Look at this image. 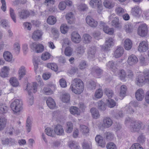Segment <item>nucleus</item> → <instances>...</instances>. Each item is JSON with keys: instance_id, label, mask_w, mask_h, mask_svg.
<instances>
[{"instance_id": "nucleus-17", "label": "nucleus", "mask_w": 149, "mask_h": 149, "mask_svg": "<svg viewBox=\"0 0 149 149\" xmlns=\"http://www.w3.org/2000/svg\"><path fill=\"white\" fill-rule=\"evenodd\" d=\"M111 25L114 28L118 29H120L122 27V24L119 22L118 17H116L113 19L111 22Z\"/></svg>"}, {"instance_id": "nucleus-57", "label": "nucleus", "mask_w": 149, "mask_h": 149, "mask_svg": "<svg viewBox=\"0 0 149 149\" xmlns=\"http://www.w3.org/2000/svg\"><path fill=\"white\" fill-rule=\"evenodd\" d=\"M126 73L125 71L123 70H120L119 74V77L121 80H124L126 77Z\"/></svg>"}, {"instance_id": "nucleus-38", "label": "nucleus", "mask_w": 149, "mask_h": 149, "mask_svg": "<svg viewBox=\"0 0 149 149\" xmlns=\"http://www.w3.org/2000/svg\"><path fill=\"white\" fill-rule=\"evenodd\" d=\"M127 90V86L125 85H123L120 87V96L123 97H124L126 94V91Z\"/></svg>"}, {"instance_id": "nucleus-31", "label": "nucleus", "mask_w": 149, "mask_h": 149, "mask_svg": "<svg viewBox=\"0 0 149 149\" xmlns=\"http://www.w3.org/2000/svg\"><path fill=\"white\" fill-rule=\"evenodd\" d=\"M32 120L29 117H28L26 120V129L28 133H29L31 130L32 127Z\"/></svg>"}, {"instance_id": "nucleus-59", "label": "nucleus", "mask_w": 149, "mask_h": 149, "mask_svg": "<svg viewBox=\"0 0 149 149\" xmlns=\"http://www.w3.org/2000/svg\"><path fill=\"white\" fill-rule=\"evenodd\" d=\"M105 93L109 98L111 97L113 95V93L111 89H106L105 90Z\"/></svg>"}, {"instance_id": "nucleus-41", "label": "nucleus", "mask_w": 149, "mask_h": 149, "mask_svg": "<svg viewBox=\"0 0 149 149\" xmlns=\"http://www.w3.org/2000/svg\"><path fill=\"white\" fill-rule=\"evenodd\" d=\"M10 82L11 85L13 87H16L18 86L19 82L17 79L15 77L11 78L10 80Z\"/></svg>"}, {"instance_id": "nucleus-47", "label": "nucleus", "mask_w": 149, "mask_h": 149, "mask_svg": "<svg viewBox=\"0 0 149 149\" xmlns=\"http://www.w3.org/2000/svg\"><path fill=\"white\" fill-rule=\"evenodd\" d=\"M47 67L55 72H56L58 70V66L55 63H48L47 64Z\"/></svg>"}, {"instance_id": "nucleus-10", "label": "nucleus", "mask_w": 149, "mask_h": 149, "mask_svg": "<svg viewBox=\"0 0 149 149\" xmlns=\"http://www.w3.org/2000/svg\"><path fill=\"white\" fill-rule=\"evenodd\" d=\"M148 49V44L146 41H143L140 42L138 47V49L140 52H145Z\"/></svg>"}, {"instance_id": "nucleus-4", "label": "nucleus", "mask_w": 149, "mask_h": 149, "mask_svg": "<svg viewBox=\"0 0 149 149\" xmlns=\"http://www.w3.org/2000/svg\"><path fill=\"white\" fill-rule=\"evenodd\" d=\"M148 30L147 25L143 24L139 26L137 29V33L142 37H144L147 35Z\"/></svg>"}, {"instance_id": "nucleus-45", "label": "nucleus", "mask_w": 149, "mask_h": 149, "mask_svg": "<svg viewBox=\"0 0 149 149\" xmlns=\"http://www.w3.org/2000/svg\"><path fill=\"white\" fill-rule=\"evenodd\" d=\"M69 146L71 149H79L80 148L78 144L74 141H70Z\"/></svg>"}, {"instance_id": "nucleus-2", "label": "nucleus", "mask_w": 149, "mask_h": 149, "mask_svg": "<svg viewBox=\"0 0 149 149\" xmlns=\"http://www.w3.org/2000/svg\"><path fill=\"white\" fill-rule=\"evenodd\" d=\"M10 107L14 113H19L23 109L22 101L19 99H16L12 102Z\"/></svg>"}, {"instance_id": "nucleus-63", "label": "nucleus", "mask_w": 149, "mask_h": 149, "mask_svg": "<svg viewBox=\"0 0 149 149\" xmlns=\"http://www.w3.org/2000/svg\"><path fill=\"white\" fill-rule=\"evenodd\" d=\"M42 91L43 93L46 95H50L53 93V91L48 88H44Z\"/></svg>"}, {"instance_id": "nucleus-19", "label": "nucleus", "mask_w": 149, "mask_h": 149, "mask_svg": "<svg viewBox=\"0 0 149 149\" xmlns=\"http://www.w3.org/2000/svg\"><path fill=\"white\" fill-rule=\"evenodd\" d=\"M96 51V48L94 46H92L89 47L88 50V57L90 58H93L95 57Z\"/></svg>"}, {"instance_id": "nucleus-14", "label": "nucleus", "mask_w": 149, "mask_h": 149, "mask_svg": "<svg viewBox=\"0 0 149 149\" xmlns=\"http://www.w3.org/2000/svg\"><path fill=\"white\" fill-rule=\"evenodd\" d=\"M54 132L58 135L64 134V130L63 126L61 125L57 124L55 126L54 129Z\"/></svg>"}, {"instance_id": "nucleus-53", "label": "nucleus", "mask_w": 149, "mask_h": 149, "mask_svg": "<svg viewBox=\"0 0 149 149\" xmlns=\"http://www.w3.org/2000/svg\"><path fill=\"white\" fill-rule=\"evenodd\" d=\"M105 138L108 141H111L113 138V134L111 132H107L105 133Z\"/></svg>"}, {"instance_id": "nucleus-48", "label": "nucleus", "mask_w": 149, "mask_h": 149, "mask_svg": "<svg viewBox=\"0 0 149 149\" xmlns=\"http://www.w3.org/2000/svg\"><path fill=\"white\" fill-rule=\"evenodd\" d=\"M73 49L70 47H66L64 53L65 55L67 56H70L72 54Z\"/></svg>"}, {"instance_id": "nucleus-55", "label": "nucleus", "mask_w": 149, "mask_h": 149, "mask_svg": "<svg viewBox=\"0 0 149 149\" xmlns=\"http://www.w3.org/2000/svg\"><path fill=\"white\" fill-rule=\"evenodd\" d=\"M8 109V108L7 106L3 104H0V113H6L7 112Z\"/></svg>"}, {"instance_id": "nucleus-33", "label": "nucleus", "mask_w": 149, "mask_h": 149, "mask_svg": "<svg viewBox=\"0 0 149 149\" xmlns=\"http://www.w3.org/2000/svg\"><path fill=\"white\" fill-rule=\"evenodd\" d=\"M91 112L93 118L96 119L99 117V112L96 108H92L91 109Z\"/></svg>"}, {"instance_id": "nucleus-21", "label": "nucleus", "mask_w": 149, "mask_h": 149, "mask_svg": "<svg viewBox=\"0 0 149 149\" xmlns=\"http://www.w3.org/2000/svg\"><path fill=\"white\" fill-rule=\"evenodd\" d=\"M124 52V49L123 47H118L114 52V56L116 58L120 57L122 56Z\"/></svg>"}, {"instance_id": "nucleus-6", "label": "nucleus", "mask_w": 149, "mask_h": 149, "mask_svg": "<svg viewBox=\"0 0 149 149\" xmlns=\"http://www.w3.org/2000/svg\"><path fill=\"white\" fill-rule=\"evenodd\" d=\"M30 84H28L26 86L28 90V93L29 94V99H32L33 98V95L31 92L34 93H35L37 91L38 84L36 82H33L32 84V86L30 87L29 86Z\"/></svg>"}, {"instance_id": "nucleus-42", "label": "nucleus", "mask_w": 149, "mask_h": 149, "mask_svg": "<svg viewBox=\"0 0 149 149\" xmlns=\"http://www.w3.org/2000/svg\"><path fill=\"white\" fill-rule=\"evenodd\" d=\"M115 11L116 14L118 16H122L125 13L124 9L120 6H118L116 8Z\"/></svg>"}, {"instance_id": "nucleus-30", "label": "nucleus", "mask_w": 149, "mask_h": 149, "mask_svg": "<svg viewBox=\"0 0 149 149\" xmlns=\"http://www.w3.org/2000/svg\"><path fill=\"white\" fill-rule=\"evenodd\" d=\"M132 42L130 39L127 38L125 40L124 42V47L126 49H130L132 47Z\"/></svg>"}, {"instance_id": "nucleus-3", "label": "nucleus", "mask_w": 149, "mask_h": 149, "mask_svg": "<svg viewBox=\"0 0 149 149\" xmlns=\"http://www.w3.org/2000/svg\"><path fill=\"white\" fill-rule=\"evenodd\" d=\"M142 123L139 120H134L130 125V130L132 132H138L141 128Z\"/></svg>"}, {"instance_id": "nucleus-7", "label": "nucleus", "mask_w": 149, "mask_h": 149, "mask_svg": "<svg viewBox=\"0 0 149 149\" xmlns=\"http://www.w3.org/2000/svg\"><path fill=\"white\" fill-rule=\"evenodd\" d=\"M89 4L93 8L97 6V12L100 13L103 9L102 1L100 0H92L90 2Z\"/></svg>"}, {"instance_id": "nucleus-50", "label": "nucleus", "mask_w": 149, "mask_h": 149, "mask_svg": "<svg viewBox=\"0 0 149 149\" xmlns=\"http://www.w3.org/2000/svg\"><path fill=\"white\" fill-rule=\"evenodd\" d=\"M87 86L88 88L90 90L95 89L96 86V84L95 82L91 80L89 81Z\"/></svg>"}, {"instance_id": "nucleus-29", "label": "nucleus", "mask_w": 149, "mask_h": 149, "mask_svg": "<svg viewBox=\"0 0 149 149\" xmlns=\"http://www.w3.org/2000/svg\"><path fill=\"white\" fill-rule=\"evenodd\" d=\"M103 122L104 126L107 128L110 127L113 123L112 120L109 117L104 118L103 120Z\"/></svg>"}, {"instance_id": "nucleus-11", "label": "nucleus", "mask_w": 149, "mask_h": 149, "mask_svg": "<svg viewBox=\"0 0 149 149\" xmlns=\"http://www.w3.org/2000/svg\"><path fill=\"white\" fill-rule=\"evenodd\" d=\"M71 39L72 41L75 43H79L81 40L80 35L76 31H74L72 33Z\"/></svg>"}, {"instance_id": "nucleus-36", "label": "nucleus", "mask_w": 149, "mask_h": 149, "mask_svg": "<svg viewBox=\"0 0 149 149\" xmlns=\"http://www.w3.org/2000/svg\"><path fill=\"white\" fill-rule=\"evenodd\" d=\"M7 120L4 118H0V131L3 130L5 127Z\"/></svg>"}, {"instance_id": "nucleus-27", "label": "nucleus", "mask_w": 149, "mask_h": 149, "mask_svg": "<svg viewBox=\"0 0 149 149\" xmlns=\"http://www.w3.org/2000/svg\"><path fill=\"white\" fill-rule=\"evenodd\" d=\"M95 140L100 146H104L105 144V141L103 137L100 135H97L95 137Z\"/></svg>"}, {"instance_id": "nucleus-20", "label": "nucleus", "mask_w": 149, "mask_h": 149, "mask_svg": "<svg viewBox=\"0 0 149 149\" xmlns=\"http://www.w3.org/2000/svg\"><path fill=\"white\" fill-rule=\"evenodd\" d=\"M132 13L134 16L139 17L141 13V9L138 6H136L132 8Z\"/></svg>"}, {"instance_id": "nucleus-37", "label": "nucleus", "mask_w": 149, "mask_h": 149, "mask_svg": "<svg viewBox=\"0 0 149 149\" xmlns=\"http://www.w3.org/2000/svg\"><path fill=\"white\" fill-rule=\"evenodd\" d=\"M25 68L24 66H21L19 68L18 71L19 79H21L25 75Z\"/></svg>"}, {"instance_id": "nucleus-28", "label": "nucleus", "mask_w": 149, "mask_h": 149, "mask_svg": "<svg viewBox=\"0 0 149 149\" xmlns=\"http://www.w3.org/2000/svg\"><path fill=\"white\" fill-rule=\"evenodd\" d=\"M9 69L8 67L4 66L1 69V72L0 73V76L2 77H6L8 76V71Z\"/></svg>"}, {"instance_id": "nucleus-32", "label": "nucleus", "mask_w": 149, "mask_h": 149, "mask_svg": "<svg viewBox=\"0 0 149 149\" xmlns=\"http://www.w3.org/2000/svg\"><path fill=\"white\" fill-rule=\"evenodd\" d=\"M70 95L67 93L63 94L61 97V100L64 103H68L70 100Z\"/></svg>"}, {"instance_id": "nucleus-18", "label": "nucleus", "mask_w": 149, "mask_h": 149, "mask_svg": "<svg viewBox=\"0 0 149 149\" xmlns=\"http://www.w3.org/2000/svg\"><path fill=\"white\" fill-rule=\"evenodd\" d=\"M134 26V25L130 23L125 24L123 27V29L127 33H130L133 32Z\"/></svg>"}, {"instance_id": "nucleus-23", "label": "nucleus", "mask_w": 149, "mask_h": 149, "mask_svg": "<svg viewBox=\"0 0 149 149\" xmlns=\"http://www.w3.org/2000/svg\"><path fill=\"white\" fill-rule=\"evenodd\" d=\"M3 56L5 60L7 61L10 62L12 61L13 58L12 54L9 51H4L3 53Z\"/></svg>"}, {"instance_id": "nucleus-43", "label": "nucleus", "mask_w": 149, "mask_h": 149, "mask_svg": "<svg viewBox=\"0 0 149 149\" xmlns=\"http://www.w3.org/2000/svg\"><path fill=\"white\" fill-rule=\"evenodd\" d=\"M45 132L47 135L52 137H54L55 135L53 130L50 127H47L45 130Z\"/></svg>"}, {"instance_id": "nucleus-5", "label": "nucleus", "mask_w": 149, "mask_h": 149, "mask_svg": "<svg viewBox=\"0 0 149 149\" xmlns=\"http://www.w3.org/2000/svg\"><path fill=\"white\" fill-rule=\"evenodd\" d=\"M114 45V40L111 37L107 38L105 40V45L101 46V49L104 51L108 50L109 49Z\"/></svg>"}, {"instance_id": "nucleus-1", "label": "nucleus", "mask_w": 149, "mask_h": 149, "mask_svg": "<svg viewBox=\"0 0 149 149\" xmlns=\"http://www.w3.org/2000/svg\"><path fill=\"white\" fill-rule=\"evenodd\" d=\"M84 86L82 81L79 79H75L72 81L70 88L76 94H80L83 91Z\"/></svg>"}, {"instance_id": "nucleus-15", "label": "nucleus", "mask_w": 149, "mask_h": 149, "mask_svg": "<svg viewBox=\"0 0 149 149\" xmlns=\"http://www.w3.org/2000/svg\"><path fill=\"white\" fill-rule=\"evenodd\" d=\"M144 93L143 90L141 88L138 89L136 91L135 96L138 101H141L144 98Z\"/></svg>"}, {"instance_id": "nucleus-34", "label": "nucleus", "mask_w": 149, "mask_h": 149, "mask_svg": "<svg viewBox=\"0 0 149 149\" xmlns=\"http://www.w3.org/2000/svg\"><path fill=\"white\" fill-rule=\"evenodd\" d=\"M104 6L106 8L111 9L114 6V4L112 3L110 0H105L103 2Z\"/></svg>"}, {"instance_id": "nucleus-9", "label": "nucleus", "mask_w": 149, "mask_h": 149, "mask_svg": "<svg viewBox=\"0 0 149 149\" xmlns=\"http://www.w3.org/2000/svg\"><path fill=\"white\" fill-rule=\"evenodd\" d=\"M100 28L102 29L105 33L109 35H112L113 33L114 32L113 29L109 28L105 23L102 21H100Z\"/></svg>"}, {"instance_id": "nucleus-61", "label": "nucleus", "mask_w": 149, "mask_h": 149, "mask_svg": "<svg viewBox=\"0 0 149 149\" xmlns=\"http://www.w3.org/2000/svg\"><path fill=\"white\" fill-rule=\"evenodd\" d=\"M84 41L86 43H89L91 40V37L88 34H85L83 35Z\"/></svg>"}, {"instance_id": "nucleus-54", "label": "nucleus", "mask_w": 149, "mask_h": 149, "mask_svg": "<svg viewBox=\"0 0 149 149\" xmlns=\"http://www.w3.org/2000/svg\"><path fill=\"white\" fill-rule=\"evenodd\" d=\"M68 30V27L66 24H62L60 27V31L63 34L66 33Z\"/></svg>"}, {"instance_id": "nucleus-64", "label": "nucleus", "mask_w": 149, "mask_h": 149, "mask_svg": "<svg viewBox=\"0 0 149 149\" xmlns=\"http://www.w3.org/2000/svg\"><path fill=\"white\" fill-rule=\"evenodd\" d=\"M93 72H95L97 75L101 74L102 73L103 70L98 67H95L92 69Z\"/></svg>"}, {"instance_id": "nucleus-25", "label": "nucleus", "mask_w": 149, "mask_h": 149, "mask_svg": "<svg viewBox=\"0 0 149 149\" xmlns=\"http://www.w3.org/2000/svg\"><path fill=\"white\" fill-rule=\"evenodd\" d=\"M85 48L83 46L78 45L75 49L77 55L79 56H82L85 52Z\"/></svg>"}, {"instance_id": "nucleus-39", "label": "nucleus", "mask_w": 149, "mask_h": 149, "mask_svg": "<svg viewBox=\"0 0 149 149\" xmlns=\"http://www.w3.org/2000/svg\"><path fill=\"white\" fill-rule=\"evenodd\" d=\"M98 108L99 109L102 111H104L106 109V105L104 102L101 100L97 102Z\"/></svg>"}, {"instance_id": "nucleus-52", "label": "nucleus", "mask_w": 149, "mask_h": 149, "mask_svg": "<svg viewBox=\"0 0 149 149\" xmlns=\"http://www.w3.org/2000/svg\"><path fill=\"white\" fill-rule=\"evenodd\" d=\"M81 132L84 134H86L88 132L89 129L88 127L85 125H81L80 126Z\"/></svg>"}, {"instance_id": "nucleus-60", "label": "nucleus", "mask_w": 149, "mask_h": 149, "mask_svg": "<svg viewBox=\"0 0 149 149\" xmlns=\"http://www.w3.org/2000/svg\"><path fill=\"white\" fill-rule=\"evenodd\" d=\"M10 16L14 22H16V15L14 12V10L11 8H10Z\"/></svg>"}, {"instance_id": "nucleus-44", "label": "nucleus", "mask_w": 149, "mask_h": 149, "mask_svg": "<svg viewBox=\"0 0 149 149\" xmlns=\"http://www.w3.org/2000/svg\"><path fill=\"white\" fill-rule=\"evenodd\" d=\"M56 21V18L53 16L49 17L47 20L48 24L50 25H53L55 23Z\"/></svg>"}, {"instance_id": "nucleus-26", "label": "nucleus", "mask_w": 149, "mask_h": 149, "mask_svg": "<svg viewBox=\"0 0 149 149\" xmlns=\"http://www.w3.org/2000/svg\"><path fill=\"white\" fill-rule=\"evenodd\" d=\"M46 103L50 109H54L56 107V103L54 100L51 97H48L46 100Z\"/></svg>"}, {"instance_id": "nucleus-24", "label": "nucleus", "mask_w": 149, "mask_h": 149, "mask_svg": "<svg viewBox=\"0 0 149 149\" xmlns=\"http://www.w3.org/2000/svg\"><path fill=\"white\" fill-rule=\"evenodd\" d=\"M29 12L26 10H23L19 12V16L20 19H26L29 16Z\"/></svg>"}, {"instance_id": "nucleus-51", "label": "nucleus", "mask_w": 149, "mask_h": 149, "mask_svg": "<svg viewBox=\"0 0 149 149\" xmlns=\"http://www.w3.org/2000/svg\"><path fill=\"white\" fill-rule=\"evenodd\" d=\"M103 93L102 89L99 88L95 91V96L97 98H101L102 96Z\"/></svg>"}, {"instance_id": "nucleus-56", "label": "nucleus", "mask_w": 149, "mask_h": 149, "mask_svg": "<svg viewBox=\"0 0 149 149\" xmlns=\"http://www.w3.org/2000/svg\"><path fill=\"white\" fill-rule=\"evenodd\" d=\"M88 65V64L86 61L82 60L80 62L79 65V67L80 69L83 70L86 68Z\"/></svg>"}, {"instance_id": "nucleus-8", "label": "nucleus", "mask_w": 149, "mask_h": 149, "mask_svg": "<svg viewBox=\"0 0 149 149\" xmlns=\"http://www.w3.org/2000/svg\"><path fill=\"white\" fill-rule=\"evenodd\" d=\"M30 47L31 49L37 53H41L44 50V47L42 45L36 42L31 44Z\"/></svg>"}, {"instance_id": "nucleus-62", "label": "nucleus", "mask_w": 149, "mask_h": 149, "mask_svg": "<svg viewBox=\"0 0 149 149\" xmlns=\"http://www.w3.org/2000/svg\"><path fill=\"white\" fill-rule=\"evenodd\" d=\"M143 73L145 82L149 84V70H146Z\"/></svg>"}, {"instance_id": "nucleus-40", "label": "nucleus", "mask_w": 149, "mask_h": 149, "mask_svg": "<svg viewBox=\"0 0 149 149\" xmlns=\"http://www.w3.org/2000/svg\"><path fill=\"white\" fill-rule=\"evenodd\" d=\"M116 63L115 62L110 61L107 64V66L108 68L112 70L113 69L114 71H115L116 69Z\"/></svg>"}, {"instance_id": "nucleus-22", "label": "nucleus", "mask_w": 149, "mask_h": 149, "mask_svg": "<svg viewBox=\"0 0 149 149\" xmlns=\"http://www.w3.org/2000/svg\"><path fill=\"white\" fill-rule=\"evenodd\" d=\"M42 34L43 33L40 30L36 31L33 33L32 38L35 40H38L41 38Z\"/></svg>"}, {"instance_id": "nucleus-46", "label": "nucleus", "mask_w": 149, "mask_h": 149, "mask_svg": "<svg viewBox=\"0 0 149 149\" xmlns=\"http://www.w3.org/2000/svg\"><path fill=\"white\" fill-rule=\"evenodd\" d=\"M47 67L55 72H56L58 70V66L55 63H48L47 64Z\"/></svg>"}, {"instance_id": "nucleus-13", "label": "nucleus", "mask_w": 149, "mask_h": 149, "mask_svg": "<svg viewBox=\"0 0 149 149\" xmlns=\"http://www.w3.org/2000/svg\"><path fill=\"white\" fill-rule=\"evenodd\" d=\"M138 62V59L135 55L132 54L129 56L127 62L129 65H134L136 64Z\"/></svg>"}, {"instance_id": "nucleus-49", "label": "nucleus", "mask_w": 149, "mask_h": 149, "mask_svg": "<svg viewBox=\"0 0 149 149\" xmlns=\"http://www.w3.org/2000/svg\"><path fill=\"white\" fill-rule=\"evenodd\" d=\"M70 113L73 115H78L79 113L78 109L76 107H71L70 108Z\"/></svg>"}, {"instance_id": "nucleus-58", "label": "nucleus", "mask_w": 149, "mask_h": 149, "mask_svg": "<svg viewBox=\"0 0 149 149\" xmlns=\"http://www.w3.org/2000/svg\"><path fill=\"white\" fill-rule=\"evenodd\" d=\"M67 128L66 132L67 133H71L73 130V125L72 123L70 122H68L67 123Z\"/></svg>"}, {"instance_id": "nucleus-35", "label": "nucleus", "mask_w": 149, "mask_h": 149, "mask_svg": "<svg viewBox=\"0 0 149 149\" xmlns=\"http://www.w3.org/2000/svg\"><path fill=\"white\" fill-rule=\"evenodd\" d=\"M134 107V102H130L129 106L126 107V109L127 113L130 114L133 113L134 112L133 108Z\"/></svg>"}, {"instance_id": "nucleus-12", "label": "nucleus", "mask_w": 149, "mask_h": 149, "mask_svg": "<svg viewBox=\"0 0 149 149\" xmlns=\"http://www.w3.org/2000/svg\"><path fill=\"white\" fill-rule=\"evenodd\" d=\"M86 20L87 23L91 27H95L97 26V22L89 16H87Z\"/></svg>"}, {"instance_id": "nucleus-16", "label": "nucleus", "mask_w": 149, "mask_h": 149, "mask_svg": "<svg viewBox=\"0 0 149 149\" xmlns=\"http://www.w3.org/2000/svg\"><path fill=\"white\" fill-rule=\"evenodd\" d=\"M145 82L144 77L141 75H139L137 76L135 80L136 84L139 86H141L144 84Z\"/></svg>"}]
</instances>
